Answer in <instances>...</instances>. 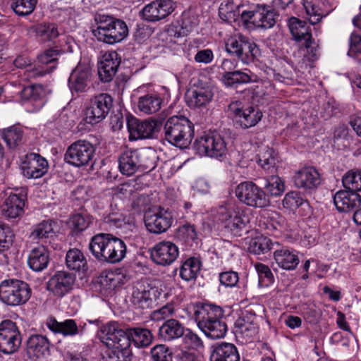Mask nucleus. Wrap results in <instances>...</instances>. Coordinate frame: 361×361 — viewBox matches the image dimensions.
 Returning a JSON list of instances; mask_svg holds the SVG:
<instances>
[{
	"instance_id": "f257e3e1",
	"label": "nucleus",
	"mask_w": 361,
	"mask_h": 361,
	"mask_svg": "<svg viewBox=\"0 0 361 361\" xmlns=\"http://www.w3.org/2000/svg\"><path fill=\"white\" fill-rule=\"evenodd\" d=\"M224 311L219 306L209 303H197L194 306L193 318L198 328L206 336L212 339L224 338L227 325L222 320Z\"/></svg>"
},
{
	"instance_id": "f03ea898",
	"label": "nucleus",
	"mask_w": 361,
	"mask_h": 361,
	"mask_svg": "<svg viewBox=\"0 0 361 361\" xmlns=\"http://www.w3.org/2000/svg\"><path fill=\"white\" fill-rule=\"evenodd\" d=\"M89 250L99 262L116 264L125 258L127 247L121 238L111 233H100L92 237Z\"/></svg>"
},
{
	"instance_id": "7ed1b4c3",
	"label": "nucleus",
	"mask_w": 361,
	"mask_h": 361,
	"mask_svg": "<svg viewBox=\"0 0 361 361\" xmlns=\"http://www.w3.org/2000/svg\"><path fill=\"white\" fill-rule=\"evenodd\" d=\"M97 27L92 30L96 39L102 42L114 44L123 40L128 34L126 23L111 16L98 14L95 16Z\"/></svg>"
},
{
	"instance_id": "20e7f679",
	"label": "nucleus",
	"mask_w": 361,
	"mask_h": 361,
	"mask_svg": "<svg viewBox=\"0 0 361 361\" xmlns=\"http://www.w3.org/2000/svg\"><path fill=\"white\" fill-rule=\"evenodd\" d=\"M164 132L166 140L183 149L190 145L194 137V126L183 116H173L164 123Z\"/></svg>"
},
{
	"instance_id": "39448f33",
	"label": "nucleus",
	"mask_w": 361,
	"mask_h": 361,
	"mask_svg": "<svg viewBox=\"0 0 361 361\" xmlns=\"http://www.w3.org/2000/svg\"><path fill=\"white\" fill-rule=\"evenodd\" d=\"M288 27L293 39L299 44L300 50L305 51L304 57L310 61L317 60L319 56V45L312 38L307 23L293 17L289 20Z\"/></svg>"
},
{
	"instance_id": "423d86ee",
	"label": "nucleus",
	"mask_w": 361,
	"mask_h": 361,
	"mask_svg": "<svg viewBox=\"0 0 361 361\" xmlns=\"http://www.w3.org/2000/svg\"><path fill=\"white\" fill-rule=\"evenodd\" d=\"M102 341L109 347H112L113 350L110 351L113 355L119 353L123 356L119 355L121 361H131L133 357L132 350L130 343L125 336L123 329L120 328L117 322H109L104 326L102 330Z\"/></svg>"
},
{
	"instance_id": "0eeeda50",
	"label": "nucleus",
	"mask_w": 361,
	"mask_h": 361,
	"mask_svg": "<svg viewBox=\"0 0 361 361\" xmlns=\"http://www.w3.org/2000/svg\"><path fill=\"white\" fill-rule=\"evenodd\" d=\"M28 283L18 279L4 280L0 283V300L9 306L25 304L31 297Z\"/></svg>"
},
{
	"instance_id": "6e6552de",
	"label": "nucleus",
	"mask_w": 361,
	"mask_h": 361,
	"mask_svg": "<svg viewBox=\"0 0 361 361\" xmlns=\"http://www.w3.org/2000/svg\"><path fill=\"white\" fill-rule=\"evenodd\" d=\"M226 50L246 65L254 63L261 55L259 47L242 35L229 39L226 43Z\"/></svg>"
},
{
	"instance_id": "1a4fd4ad",
	"label": "nucleus",
	"mask_w": 361,
	"mask_h": 361,
	"mask_svg": "<svg viewBox=\"0 0 361 361\" xmlns=\"http://www.w3.org/2000/svg\"><path fill=\"white\" fill-rule=\"evenodd\" d=\"M235 194L239 201L247 206L262 208L269 204L265 192L252 181H244L238 184Z\"/></svg>"
},
{
	"instance_id": "9d476101",
	"label": "nucleus",
	"mask_w": 361,
	"mask_h": 361,
	"mask_svg": "<svg viewBox=\"0 0 361 361\" xmlns=\"http://www.w3.org/2000/svg\"><path fill=\"white\" fill-rule=\"evenodd\" d=\"M195 148L200 155L224 158L227 153V144L224 138L217 133L205 134L195 142Z\"/></svg>"
},
{
	"instance_id": "9b49d317",
	"label": "nucleus",
	"mask_w": 361,
	"mask_h": 361,
	"mask_svg": "<svg viewBox=\"0 0 361 361\" xmlns=\"http://www.w3.org/2000/svg\"><path fill=\"white\" fill-rule=\"evenodd\" d=\"M113 106L112 97L106 93L92 97L85 110V120L90 124H97L104 120Z\"/></svg>"
},
{
	"instance_id": "f8f14e48",
	"label": "nucleus",
	"mask_w": 361,
	"mask_h": 361,
	"mask_svg": "<svg viewBox=\"0 0 361 361\" xmlns=\"http://www.w3.org/2000/svg\"><path fill=\"white\" fill-rule=\"evenodd\" d=\"M22 336L16 324L6 319L0 323V352L11 355L18 350L21 345Z\"/></svg>"
},
{
	"instance_id": "ddd939ff",
	"label": "nucleus",
	"mask_w": 361,
	"mask_h": 361,
	"mask_svg": "<svg viewBox=\"0 0 361 361\" xmlns=\"http://www.w3.org/2000/svg\"><path fill=\"white\" fill-rule=\"evenodd\" d=\"M95 148L86 140H78L71 144L64 155L65 161L75 167L87 166L94 157Z\"/></svg>"
},
{
	"instance_id": "4468645a",
	"label": "nucleus",
	"mask_w": 361,
	"mask_h": 361,
	"mask_svg": "<svg viewBox=\"0 0 361 361\" xmlns=\"http://www.w3.org/2000/svg\"><path fill=\"white\" fill-rule=\"evenodd\" d=\"M144 221L146 228L149 233L161 234L171 226L173 216L168 210L159 207L147 212Z\"/></svg>"
},
{
	"instance_id": "2eb2a0df",
	"label": "nucleus",
	"mask_w": 361,
	"mask_h": 361,
	"mask_svg": "<svg viewBox=\"0 0 361 361\" xmlns=\"http://www.w3.org/2000/svg\"><path fill=\"white\" fill-rule=\"evenodd\" d=\"M157 289L142 281L133 284L130 296L131 303L139 309H151L157 299Z\"/></svg>"
},
{
	"instance_id": "dca6fc26",
	"label": "nucleus",
	"mask_w": 361,
	"mask_h": 361,
	"mask_svg": "<svg viewBox=\"0 0 361 361\" xmlns=\"http://www.w3.org/2000/svg\"><path fill=\"white\" fill-rule=\"evenodd\" d=\"M228 109L233 114L235 124L242 128L255 126L262 118V113L254 107L243 109L239 101L231 102Z\"/></svg>"
},
{
	"instance_id": "f3484780",
	"label": "nucleus",
	"mask_w": 361,
	"mask_h": 361,
	"mask_svg": "<svg viewBox=\"0 0 361 361\" xmlns=\"http://www.w3.org/2000/svg\"><path fill=\"white\" fill-rule=\"evenodd\" d=\"M176 8L172 0H154L145 5L140 16L145 21L155 23L169 16Z\"/></svg>"
},
{
	"instance_id": "a211bd4d",
	"label": "nucleus",
	"mask_w": 361,
	"mask_h": 361,
	"mask_svg": "<svg viewBox=\"0 0 361 361\" xmlns=\"http://www.w3.org/2000/svg\"><path fill=\"white\" fill-rule=\"evenodd\" d=\"M130 140L152 138L157 132L159 122L154 120L140 121L135 117H130L127 121Z\"/></svg>"
},
{
	"instance_id": "6ab92c4d",
	"label": "nucleus",
	"mask_w": 361,
	"mask_h": 361,
	"mask_svg": "<svg viewBox=\"0 0 361 361\" xmlns=\"http://www.w3.org/2000/svg\"><path fill=\"white\" fill-rule=\"evenodd\" d=\"M22 174L24 177L37 179L45 175L49 169L47 159L39 154H27L20 166Z\"/></svg>"
},
{
	"instance_id": "aec40b11",
	"label": "nucleus",
	"mask_w": 361,
	"mask_h": 361,
	"mask_svg": "<svg viewBox=\"0 0 361 361\" xmlns=\"http://www.w3.org/2000/svg\"><path fill=\"white\" fill-rule=\"evenodd\" d=\"M179 250L176 245L171 241L164 240L157 243L151 250V259L158 265L167 266L178 257Z\"/></svg>"
},
{
	"instance_id": "412c9836",
	"label": "nucleus",
	"mask_w": 361,
	"mask_h": 361,
	"mask_svg": "<svg viewBox=\"0 0 361 361\" xmlns=\"http://www.w3.org/2000/svg\"><path fill=\"white\" fill-rule=\"evenodd\" d=\"M293 181L294 185L304 190H312L321 183V177L318 171L313 166H304L295 171Z\"/></svg>"
},
{
	"instance_id": "4be33fe9",
	"label": "nucleus",
	"mask_w": 361,
	"mask_h": 361,
	"mask_svg": "<svg viewBox=\"0 0 361 361\" xmlns=\"http://www.w3.org/2000/svg\"><path fill=\"white\" fill-rule=\"evenodd\" d=\"M244 217L240 210L221 207L218 211L219 221L235 235H240V232L245 227Z\"/></svg>"
},
{
	"instance_id": "5701e85b",
	"label": "nucleus",
	"mask_w": 361,
	"mask_h": 361,
	"mask_svg": "<svg viewBox=\"0 0 361 361\" xmlns=\"http://www.w3.org/2000/svg\"><path fill=\"white\" fill-rule=\"evenodd\" d=\"M75 276L66 271H56L49 280L47 288L49 291L57 297H63L72 288Z\"/></svg>"
},
{
	"instance_id": "b1692460",
	"label": "nucleus",
	"mask_w": 361,
	"mask_h": 361,
	"mask_svg": "<svg viewBox=\"0 0 361 361\" xmlns=\"http://www.w3.org/2000/svg\"><path fill=\"white\" fill-rule=\"evenodd\" d=\"M121 63V58L115 51L106 52L98 63V75L101 81L108 82L115 76Z\"/></svg>"
},
{
	"instance_id": "393cba45",
	"label": "nucleus",
	"mask_w": 361,
	"mask_h": 361,
	"mask_svg": "<svg viewBox=\"0 0 361 361\" xmlns=\"http://www.w3.org/2000/svg\"><path fill=\"white\" fill-rule=\"evenodd\" d=\"M26 353L30 359L45 357L50 354V342L42 334L30 335L26 342Z\"/></svg>"
},
{
	"instance_id": "a878e982",
	"label": "nucleus",
	"mask_w": 361,
	"mask_h": 361,
	"mask_svg": "<svg viewBox=\"0 0 361 361\" xmlns=\"http://www.w3.org/2000/svg\"><path fill=\"white\" fill-rule=\"evenodd\" d=\"M7 197L1 205L3 215L8 219H16L24 212L25 195L13 192H6Z\"/></svg>"
},
{
	"instance_id": "bb28decb",
	"label": "nucleus",
	"mask_w": 361,
	"mask_h": 361,
	"mask_svg": "<svg viewBox=\"0 0 361 361\" xmlns=\"http://www.w3.org/2000/svg\"><path fill=\"white\" fill-rule=\"evenodd\" d=\"M334 202L339 212H350L361 204V196L350 190H339L334 195Z\"/></svg>"
},
{
	"instance_id": "cd10ccee",
	"label": "nucleus",
	"mask_w": 361,
	"mask_h": 361,
	"mask_svg": "<svg viewBox=\"0 0 361 361\" xmlns=\"http://www.w3.org/2000/svg\"><path fill=\"white\" fill-rule=\"evenodd\" d=\"M213 97L212 90L206 85L194 86L185 94L186 102L191 108L207 106L211 102Z\"/></svg>"
},
{
	"instance_id": "c85d7f7f",
	"label": "nucleus",
	"mask_w": 361,
	"mask_h": 361,
	"mask_svg": "<svg viewBox=\"0 0 361 361\" xmlns=\"http://www.w3.org/2000/svg\"><path fill=\"white\" fill-rule=\"evenodd\" d=\"M90 70L84 65H78L71 73L68 86L72 93L85 91L90 80Z\"/></svg>"
},
{
	"instance_id": "c756f323",
	"label": "nucleus",
	"mask_w": 361,
	"mask_h": 361,
	"mask_svg": "<svg viewBox=\"0 0 361 361\" xmlns=\"http://www.w3.org/2000/svg\"><path fill=\"white\" fill-rule=\"evenodd\" d=\"M210 361H240V355L233 344L217 343L211 347Z\"/></svg>"
},
{
	"instance_id": "7c9ffc66",
	"label": "nucleus",
	"mask_w": 361,
	"mask_h": 361,
	"mask_svg": "<svg viewBox=\"0 0 361 361\" xmlns=\"http://www.w3.org/2000/svg\"><path fill=\"white\" fill-rule=\"evenodd\" d=\"M185 333L183 324L178 319H168L159 329V336L165 341L180 338Z\"/></svg>"
},
{
	"instance_id": "2f4dec72",
	"label": "nucleus",
	"mask_w": 361,
	"mask_h": 361,
	"mask_svg": "<svg viewBox=\"0 0 361 361\" xmlns=\"http://www.w3.org/2000/svg\"><path fill=\"white\" fill-rule=\"evenodd\" d=\"M118 168L121 173L128 176L140 171L136 149H127L121 154Z\"/></svg>"
},
{
	"instance_id": "473e14b6",
	"label": "nucleus",
	"mask_w": 361,
	"mask_h": 361,
	"mask_svg": "<svg viewBox=\"0 0 361 361\" xmlns=\"http://www.w3.org/2000/svg\"><path fill=\"white\" fill-rule=\"evenodd\" d=\"M49 262L48 250L43 245L33 248L27 258L29 267L35 271H41L46 269Z\"/></svg>"
},
{
	"instance_id": "72a5a7b5",
	"label": "nucleus",
	"mask_w": 361,
	"mask_h": 361,
	"mask_svg": "<svg viewBox=\"0 0 361 361\" xmlns=\"http://www.w3.org/2000/svg\"><path fill=\"white\" fill-rule=\"evenodd\" d=\"M125 336H126L130 345L131 342L137 348H145L149 345L153 340V335L147 329L145 328H130L123 329Z\"/></svg>"
},
{
	"instance_id": "f704fd0d",
	"label": "nucleus",
	"mask_w": 361,
	"mask_h": 361,
	"mask_svg": "<svg viewBox=\"0 0 361 361\" xmlns=\"http://www.w3.org/2000/svg\"><path fill=\"white\" fill-rule=\"evenodd\" d=\"M47 326L54 333L61 334L64 336H74L80 333L73 319H66L60 322L54 317H49L47 321Z\"/></svg>"
},
{
	"instance_id": "c9c22d12",
	"label": "nucleus",
	"mask_w": 361,
	"mask_h": 361,
	"mask_svg": "<svg viewBox=\"0 0 361 361\" xmlns=\"http://www.w3.org/2000/svg\"><path fill=\"white\" fill-rule=\"evenodd\" d=\"M257 76L248 69L245 71H235L225 73L222 77L224 83L228 87H237L238 85L256 82Z\"/></svg>"
},
{
	"instance_id": "e433bc0d",
	"label": "nucleus",
	"mask_w": 361,
	"mask_h": 361,
	"mask_svg": "<svg viewBox=\"0 0 361 361\" xmlns=\"http://www.w3.org/2000/svg\"><path fill=\"white\" fill-rule=\"evenodd\" d=\"M256 314L252 311H246L243 317L235 322V326L245 336L251 338L258 332Z\"/></svg>"
},
{
	"instance_id": "4c0bfd02",
	"label": "nucleus",
	"mask_w": 361,
	"mask_h": 361,
	"mask_svg": "<svg viewBox=\"0 0 361 361\" xmlns=\"http://www.w3.org/2000/svg\"><path fill=\"white\" fill-rule=\"evenodd\" d=\"M256 17L255 26L268 29L274 27L277 21L279 15L269 6L257 4Z\"/></svg>"
},
{
	"instance_id": "58836bf2",
	"label": "nucleus",
	"mask_w": 361,
	"mask_h": 361,
	"mask_svg": "<svg viewBox=\"0 0 361 361\" xmlns=\"http://www.w3.org/2000/svg\"><path fill=\"white\" fill-rule=\"evenodd\" d=\"M274 255L275 262L279 267L286 270L295 269L300 262L297 254L288 248L276 250Z\"/></svg>"
},
{
	"instance_id": "ea45409f",
	"label": "nucleus",
	"mask_w": 361,
	"mask_h": 361,
	"mask_svg": "<svg viewBox=\"0 0 361 361\" xmlns=\"http://www.w3.org/2000/svg\"><path fill=\"white\" fill-rule=\"evenodd\" d=\"M0 136L11 149H16L24 142L23 130L18 126L0 130Z\"/></svg>"
},
{
	"instance_id": "a19ab883",
	"label": "nucleus",
	"mask_w": 361,
	"mask_h": 361,
	"mask_svg": "<svg viewBox=\"0 0 361 361\" xmlns=\"http://www.w3.org/2000/svg\"><path fill=\"white\" fill-rule=\"evenodd\" d=\"M59 52L55 49L46 50L38 56L39 62L42 65H50L48 68L38 67L33 70L34 76H42L51 73L56 68V63Z\"/></svg>"
},
{
	"instance_id": "79ce46f5",
	"label": "nucleus",
	"mask_w": 361,
	"mask_h": 361,
	"mask_svg": "<svg viewBox=\"0 0 361 361\" xmlns=\"http://www.w3.org/2000/svg\"><path fill=\"white\" fill-rule=\"evenodd\" d=\"M66 264L70 269L75 271H86L87 260L83 253L78 249H70L66 256Z\"/></svg>"
},
{
	"instance_id": "37998d69",
	"label": "nucleus",
	"mask_w": 361,
	"mask_h": 361,
	"mask_svg": "<svg viewBox=\"0 0 361 361\" xmlns=\"http://www.w3.org/2000/svg\"><path fill=\"white\" fill-rule=\"evenodd\" d=\"M139 170L141 171H150L156 166L157 156L154 150L150 148L136 149Z\"/></svg>"
},
{
	"instance_id": "c03bdc74",
	"label": "nucleus",
	"mask_w": 361,
	"mask_h": 361,
	"mask_svg": "<svg viewBox=\"0 0 361 361\" xmlns=\"http://www.w3.org/2000/svg\"><path fill=\"white\" fill-rule=\"evenodd\" d=\"M20 96L24 102L38 103V106L42 105V99L45 96V91L41 85H31L25 87L20 92Z\"/></svg>"
},
{
	"instance_id": "a18cd8bd",
	"label": "nucleus",
	"mask_w": 361,
	"mask_h": 361,
	"mask_svg": "<svg viewBox=\"0 0 361 361\" xmlns=\"http://www.w3.org/2000/svg\"><path fill=\"white\" fill-rule=\"evenodd\" d=\"M162 99L156 94H146L140 97L138 109L140 111L151 114L157 112L161 106Z\"/></svg>"
},
{
	"instance_id": "49530a36",
	"label": "nucleus",
	"mask_w": 361,
	"mask_h": 361,
	"mask_svg": "<svg viewBox=\"0 0 361 361\" xmlns=\"http://www.w3.org/2000/svg\"><path fill=\"white\" fill-rule=\"evenodd\" d=\"M201 269V262L195 257L185 260L180 269V276L185 281L195 279Z\"/></svg>"
},
{
	"instance_id": "de8ad7c7",
	"label": "nucleus",
	"mask_w": 361,
	"mask_h": 361,
	"mask_svg": "<svg viewBox=\"0 0 361 361\" xmlns=\"http://www.w3.org/2000/svg\"><path fill=\"white\" fill-rule=\"evenodd\" d=\"M275 245L279 246V244L273 242L269 238L262 235L252 239L250 243L248 249L250 252L261 255L271 250Z\"/></svg>"
},
{
	"instance_id": "09e8293b",
	"label": "nucleus",
	"mask_w": 361,
	"mask_h": 361,
	"mask_svg": "<svg viewBox=\"0 0 361 361\" xmlns=\"http://www.w3.org/2000/svg\"><path fill=\"white\" fill-rule=\"evenodd\" d=\"M233 7L232 3H221L219 8L220 18L229 23L237 21L239 19L242 6H238L235 10Z\"/></svg>"
},
{
	"instance_id": "8fccbe9b",
	"label": "nucleus",
	"mask_w": 361,
	"mask_h": 361,
	"mask_svg": "<svg viewBox=\"0 0 361 361\" xmlns=\"http://www.w3.org/2000/svg\"><path fill=\"white\" fill-rule=\"evenodd\" d=\"M11 8L19 16L31 14L37 5V0H11Z\"/></svg>"
},
{
	"instance_id": "3c124183",
	"label": "nucleus",
	"mask_w": 361,
	"mask_h": 361,
	"mask_svg": "<svg viewBox=\"0 0 361 361\" xmlns=\"http://www.w3.org/2000/svg\"><path fill=\"white\" fill-rule=\"evenodd\" d=\"M36 35L43 40H51L58 37L59 32L54 23H41L34 27Z\"/></svg>"
},
{
	"instance_id": "603ef678",
	"label": "nucleus",
	"mask_w": 361,
	"mask_h": 361,
	"mask_svg": "<svg viewBox=\"0 0 361 361\" xmlns=\"http://www.w3.org/2000/svg\"><path fill=\"white\" fill-rule=\"evenodd\" d=\"M343 185L345 189L353 191L361 190V171H350L342 179Z\"/></svg>"
},
{
	"instance_id": "864d4df0",
	"label": "nucleus",
	"mask_w": 361,
	"mask_h": 361,
	"mask_svg": "<svg viewBox=\"0 0 361 361\" xmlns=\"http://www.w3.org/2000/svg\"><path fill=\"white\" fill-rule=\"evenodd\" d=\"M267 192L272 196H278L285 190L284 183L276 176H271L265 180L264 185Z\"/></svg>"
},
{
	"instance_id": "5fc2aeb1",
	"label": "nucleus",
	"mask_w": 361,
	"mask_h": 361,
	"mask_svg": "<svg viewBox=\"0 0 361 361\" xmlns=\"http://www.w3.org/2000/svg\"><path fill=\"white\" fill-rule=\"evenodd\" d=\"M258 164L265 170H269L275 166V157L272 149L264 147H262L258 154Z\"/></svg>"
},
{
	"instance_id": "6e6d98bb",
	"label": "nucleus",
	"mask_w": 361,
	"mask_h": 361,
	"mask_svg": "<svg viewBox=\"0 0 361 361\" xmlns=\"http://www.w3.org/2000/svg\"><path fill=\"white\" fill-rule=\"evenodd\" d=\"M92 217L90 215H82L81 214L73 215L71 219L73 232L79 233L84 231L92 223Z\"/></svg>"
},
{
	"instance_id": "4d7b16f0",
	"label": "nucleus",
	"mask_w": 361,
	"mask_h": 361,
	"mask_svg": "<svg viewBox=\"0 0 361 361\" xmlns=\"http://www.w3.org/2000/svg\"><path fill=\"white\" fill-rule=\"evenodd\" d=\"M54 233L51 222L49 221H43L36 225L32 230L30 237L33 240H39L49 238Z\"/></svg>"
},
{
	"instance_id": "13d9d810",
	"label": "nucleus",
	"mask_w": 361,
	"mask_h": 361,
	"mask_svg": "<svg viewBox=\"0 0 361 361\" xmlns=\"http://www.w3.org/2000/svg\"><path fill=\"white\" fill-rule=\"evenodd\" d=\"M13 236L9 226L0 224V252L8 250L11 246Z\"/></svg>"
},
{
	"instance_id": "bf43d9fd",
	"label": "nucleus",
	"mask_w": 361,
	"mask_h": 361,
	"mask_svg": "<svg viewBox=\"0 0 361 361\" xmlns=\"http://www.w3.org/2000/svg\"><path fill=\"white\" fill-rule=\"evenodd\" d=\"M303 202V198L300 196V194L296 191L288 192L283 200V207L290 210L297 209L301 206Z\"/></svg>"
},
{
	"instance_id": "052dcab7",
	"label": "nucleus",
	"mask_w": 361,
	"mask_h": 361,
	"mask_svg": "<svg viewBox=\"0 0 361 361\" xmlns=\"http://www.w3.org/2000/svg\"><path fill=\"white\" fill-rule=\"evenodd\" d=\"M153 361H172V353L164 345H157L151 349Z\"/></svg>"
},
{
	"instance_id": "680f3d73",
	"label": "nucleus",
	"mask_w": 361,
	"mask_h": 361,
	"mask_svg": "<svg viewBox=\"0 0 361 361\" xmlns=\"http://www.w3.org/2000/svg\"><path fill=\"white\" fill-rule=\"evenodd\" d=\"M183 341L190 348L199 350L204 348V343L201 338L190 329L186 330L183 334Z\"/></svg>"
},
{
	"instance_id": "e2e57ef3",
	"label": "nucleus",
	"mask_w": 361,
	"mask_h": 361,
	"mask_svg": "<svg viewBox=\"0 0 361 361\" xmlns=\"http://www.w3.org/2000/svg\"><path fill=\"white\" fill-rule=\"evenodd\" d=\"M174 313V307L171 304H167L162 307L153 311L151 313L150 318L153 321L165 320Z\"/></svg>"
},
{
	"instance_id": "0e129e2a",
	"label": "nucleus",
	"mask_w": 361,
	"mask_h": 361,
	"mask_svg": "<svg viewBox=\"0 0 361 361\" xmlns=\"http://www.w3.org/2000/svg\"><path fill=\"white\" fill-rule=\"evenodd\" d=\"M238 280V274L233 271H224L219 274L220 283L226 287L235 286Z\"/></svg>"
},
{
	"instance_id": "69168bd1",
	"label": "nucleus",
	"mask_w": 361,
	"mask_h": 361,
	"mask_svg": "<svg viewBox=\"0 0 361 361\" xmlns=\"http://www.w3.org/2000/svg\"><path fill=\"white\" fill-rule=\"evenodd\" d=\"M303 6L311 24L314 25L321 20L322 15L319 12V9L317 6L309 1H305Z\"/></svg>"
},
{
	"instance_id": "338daca9",
	"label": "nucleus",
	"mask_w": 361,
	"mask_h": 361,
	"mask_svg": "<svg viewBox=\"0 0 361 361\" xmlns=\"http://www.w3.org/2000/svg\"><path fill=\"white\" fill-rule=\"evenodd\" d=\"M178 236L185 240H194L197 238V233L194 225L184 224L180 226L178 229Z\"/></svg>"
},
{
	"instance_id": "774afa93",
	"label": "nucleus",
	"mask_w": 361,
	"mask_h": 361,
	"mask_svg": "<svg viewBox=\"0 0 361 361\" xmlns=\"http://www.w3.org/2000/svg\"><path fill=\"white\" fill-rule=\"evenodd\" d=\"M361 53V37L357 33H352L349 39L348 56H355Z\"/></svg>"
}]
</instances>
